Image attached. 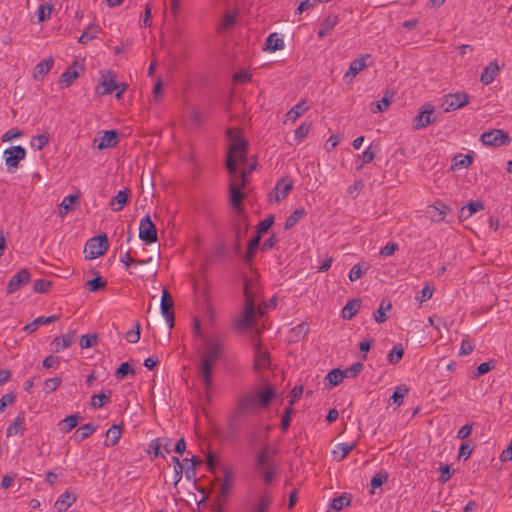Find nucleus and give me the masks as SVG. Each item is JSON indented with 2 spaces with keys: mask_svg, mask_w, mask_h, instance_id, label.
I'll return each mask as SVG.
<instances>
[{
  "mask_svg": "<svg viewBox=\"0 0 512 512\" xmlns=\"http://www.w3.org/2000/svg\"><path fill=\"white\" fill-rule=\"evenodd\" d=\"M229 192H230V203L233 209L239 211L241 206V201L244 198V194L241 190L238 189V184H230L229 186Z\"/></svg>",
  "mask_w": 512,
  "mask_h": 512,
  "instance_id": "nucleus-32",
  "label": "nucleus"
},
{
  "mask_svg": "<svg viewBox=\"0 0 512 512\" xmlns=\"http://www.w3.org/2000/svg\"><path fill=\"white\" fill-rule=\"evenodd\" d=\"M392 94L389 91L385 93L381 100L372 104L371 111L373 113H381L388 109L391 102Z\"/></svg>",
  "mask_w": 512,
  "mask_h": 512,
  "instance_id": "nucleus-37",
  "label": "nucleus"
},
{
  "mask_svg": "<svg viewBox=\"0 0 512 512\" xmlns=\"http://www.w3.org/2000/svg\"><path fill=\"white\" fill-rule=\"evenodd\" d=\"M272 498L267 492L261 493L258 502L253 506L252 512H269Z\"/></svg>",
  "mask_w": 512,
  "mask_h": 512,
  "instance_id": "nucleus-33",
  "label": "nucleus"
},
{
  "mask_svg": "<svg viewBox=\"0 0 512 512\" xmlns=\"http://www.w3.org/2000/svg\"><path fill=\"white\" fill-rule=\"evenodd\" d=\"M329 381V383L332 385V386H337L338 384H340L343 379L345 378L344 376V372L343 370H340V369H333L331 370L328 374H327V377H326Z\"/></svg>",
  "mask_w": 512,
  "mask_h": 512,
  "instance_id": "nucleus-48",
  "label": "nucleus"
},
{
  "mask_svg": "<svg viewBox=\"0 0 512 512\" xmlns=\"http://www.w3.org/2000/svg\"><path fill=\"white\" fill-rule=\"evenodd\" d=\"M404 350L402 345H395L388 354V361L392 364H397L403 357Z\"/></svg>",
  "mask_w": 512,
  "mask_h": 512,
  "instance_id": "nucleus-51",
  "label": "nucleus"
},
{
  "mask_svg": "<svg viewBox=\"0 0 512 512\" xmlns=\"http://www.w3.org/2000/svg\"><path fill=\"white\" fill-rule=\"evenodd\" d=\"M5 164L8 171L13 172L21 160L26 157V150L20 146H12L4 151Z\"/></svg>",
  "mask_w": 512,
  "mask_h": 512,
  "instance_id": "nucleus-10",
  "label": "nucleus"
},
{
  "mask_svg": "<svg viewBox=\"0 0 512 512\" xmlns=\"http://www.w3.org/2000/svg\"><path fill=\"white\" fill-rule=\"evenodd\" d=\"M76 499V495L71 493L69 490H66L55 501L54 507L59 512H65L69 507H71L76 502Z\"/></svg>",
  "mask_w": 512,
  "mask_h": 512,
  "instance_id": "nucleus-20",
  "label": "nucleus"
},
{
  "mask_svg": "<svg viewBox=\"0 0 512 512\" xmlns=\"http://www.w3.org/2000/svg\"><path fill=\"white\" fill-rule=\"evenodd\" d=\"M469 103V95L465 92H455L446 94L442 98L441 107L445 112L455 111L466 106Z\"/></svg>",
  "mask_w": 512,
  "mask_h": 512,
  "instance_id": "nucleus-5",
  "label": "nucleus"
},
{
  "mask_svg": "<svg viewBox=\"0 0 512 512\" xmlns=\"http://www.w3.org/2000/svg\"><path fill=\"white\" fill-rule=\"evenodd\" d=\"M235 21L236 15L234 13H226L219 24V29L226 31L235 24Z\"/></svg>",
  "mask_w": 512,
  "mask_h": 512,
  "instance_id": "nucleus-53",
  "label": "nucleus"
},
{
  "mask_svg": "<svg viewBox=\"0 0 512 512\" xmlns=\"http://www.w3.org/2000/svg\"><path fill=\"white\" fill-rule=\"evenodd\" d=\"M25 429V415L19 413L13 422L6 429V436L11 437L18 434H23Z\"/></svg>",
  "mask_w": 512,
  "mask_h": 512,
  "instance_id": "nucleus-21",
  "label": "nucleus"
},
{
  "mask_svg": "<svg viewBox=\"0 0 512 512\" xmlns=\"http://www.w3.org/2000/svg\"><path fill=\"white\" fill-rule=\"evenodd\" d=\"M257 471L261 475L264 482L270 483L274 479V476L276 473V467H275V465L266 466V467L258 468Z\"/></svg>",
  "mask_w": 512,
  "mask_h": 512,
  "instance_id": "nucleus-46",
  "label": "nucleus"
},
{
  "mask_svg": "<svg viewBox=\"0 0 512 512\" xmlns=\"http://www.w3.org/2000/svg\"><path fill=\"white\" fill-rule=\"evenodd\" d=\"M121 434H122L121 426L116 425V424L112 425L106 432L104 445L106 447L115 446L119 442V440L121 438Z\"/></svg>",
  "mask_w": 512,
  "mask_h": 512,
  "instance_id": "nucleus-27",
  "label": "nucleus"
},
{
  "mask_svg": "<svg viewBox=\"0 0 512 512\" xmlns=\"http://www.w3.org/2000/svg\"><path fill=\"white\" fill-rule=\"evenodd\" d=\"M370 55L362 56L358 59L353 60L350 63L348 71L344 75V79L347 81H352L353 78L361 71H363L367 65L365 63V60L368 59Z\"/></svg>",
  "mask_w": 512,
  "mask_h": 512,
  "instance_id": "nucleus-18",
  "label": "nucleus"
},
{
  "mask_svg": "<svg viewBox=\"0 0 512 512\" xmlns=\"http://www.w3.org/2000/svg\"><path fill=\"white\" fill-rule=\"evenodd\" d=\"M15 398L16 395L12 392L3 395L0 399V412H4L7 406L12 405Z\"/></svg>",
  "mask_w": 512,
  "mask_h": 512,
  "instance_id": "nucleus-64",
  "label": "nucleus"
},
{
  "mask_svg": "<svg viewBox=\"0 0 512 512\" xmlns=\"http://www.w3.org/2000/svg\"><path fill=\"white\" fill-rule=\"evenodd\" d=\"M139 238L150 245L158 240L157 229L149 215L144 216L139 224Z\"/></svg>",
  "mask_w": 512,
  "mask_h": 512,
  "instance_id": "nucleus-9",
  "label": "nucleus"
},
{
  "mask_svg": "<svg viewBox=\"0 0 512 512\" xmlns=\"http://www.w3.org/2000/svg\"><path fill=\"white\" fill-rule=\"evenodd\" d=\"M309 109V106L306 103V100L303 99L299 101L296 105H294L287 113H286V120L287 121L295 122L300 116H302L307 110Z\"/></svg>",
  "mask_w": 512,
  "mask_h": 512,
  "instance_id": "nucleus-24",
  "label": "nucleus"
},
{
  "mask_svg": "<svg viewBox=\"0 0 512 512\" xmlns=\"http://www.w3.org/2000/svg\"><path fill=\"white\" fill-rule=\"evenodd\" d=\"M284 46L283 38L276 32L269 34L266 38L265 51L272 53L284 49Z\"/></svg>",
  "mask_w": 512,
  "mask_h": 512,
  "instance_id": "nucleus-22",
  "label": "nucleus"
},
{
  "mask_svg": "<svg viewBox=\"0 0 512 512\" xmlns=\"http://www.w3.org/2000/svg\"><path fill=\"white\" fill-rule=\"evenodd\" d=\"M259 286L256 280H246L244 283L245 305L242 313L235 320L238 329H244L256 319V300Z\"/></svg>",
  "mask_w": 512,
  "mask_h": 512,
  "instance_id": "nucleus-4",
  "label": "nucleus"
},
{
  "mask_svg": "<svg viewBox=\"0 0 512 512\" xmlns=\"http://www.w3.org/2000/svg\"><path fill=\"white\" fill-rule=\"evenodd\" d=\"M481 142L486 146L501 147L511 142L510 136L500 129H492L482 133Z\"/></svg>",
  "mask_w": 512,
  "mask_h": 512,
  "instance_id": "nucleus-6",
  "label": "nucleus"
},
{
  "mask_svg": "<svg viewBox=\"0 0 512 512\" xmlns=\"http://www.w3.org/2000/svg\"><path fill=\"white\" fill-rule=\"evenodd\" d=\"M61 384V379L58 377L49 378L44 382V391L46 393H51L55 391Z\"/></svg>",
  "mask_w": 512,
  "mask_h": 512,
  "instance_id": "nucleus-61",
  "label": "nucleus"
},
{
  "mask_svg": "<svg viewBox=\"0 0 512 512\" xmlns=\"http://www.w3.org/2000/svg\"><path fill=\"white\" fill-rule=\"evenodd\" d=\"M227 137L229 139V147L226 167L231 178L230 184L237 183L238 189L242 190L247 184L249 173L245 171L238 173L237 164L246 162L248 142L242 137L240 130L237 128L229 129Z\"/></svg>",
  "mask_w": 512,
  "mask_h": 512,
  "instance_id": "nucleus-2",
  "label": "nucleus"
},
{
  "mask_svg": "<svg viewBox=\"0 0 512 512\" xmlns=\"http://www.w3.org/2000/svg\"><path fill=\"white\" fill-rule=\"evenodd\" d=\"M500 71L497 61H491L482 71L480 81L483 85L492 83Z\"/></svg>",
  "mask_w": 512,
  "mask_h": 512,
  "instance_id": "nucleus-19",
  "label": "nucleus"
},
{
  "mask_svg": "<svg viewBox=\"0 0 512 512\" xmlns=\"http://www.w3.org/2000/svg\"><path fill=\"white\" fill-rule=\"evenodd\" d=\"M53 65L54 60L51 57L39 62L34 68V78L37 80L43 79L44 76L52 69Z\"/></svg>",
  "mask_w": 512,
  "mask_h": 512,
  "instance_id": "nucleus-28",
  "label": "nucleus"
},
{
  "mask_svg": "<svg viewBox=\"0 0 512 512\" xmlns=\"http://www.w3.org/2000/svg\"><path fill=\"white\" fill-rule=\"evenodd\" d=\"M73 334H65L54 338L52 341V348L54 352H60L70 347L73 342Z\"/></svg>",
  "mask_w": 512,
  "mask_h": 512,
  "instance_id": "nucleus-30",
  "label": "nucleus"
},
{
  "mask_svg": "<svg viewBox=\"0 0 512 512\" xmlns=\"http://www.w3.org/2000/svg\"><path fill=\"white\" fill-rule=\"evenodd\" d=\"M473 162V158L466 154V155H458L454 157L453 159V167L455 168H466Z\"/></svg>",
  "mask_w": 512,
  "mask_h": 512,
  "instance_id": "nucleus-52",
  "label": "nucleus"
},
{
  "mask_svg": "<svg viewBox=\"0 0 512 512\" xmlns=\"http://www.w3.org/2000/svg\"><path fill=\"white\" fill-rule=\"evenodd\" d=\"M87 288L90 292H96L100 289H103L106 287L107 285V281L105 279H103L102 277L100 276H97L95 277L94 279L92 280H89L87 283Z\"/></svg>",
  "mask_w": 512,
  "mask_h": 512,
  "instance_id": "nucleus-49",
  "label": "nucleus"
},
{
  "mask_svg": "<svg viewBox=\"0 0 512 512\" xmlns=\"http://www.w3.org/2000/svg\"><path fill=\"white\" fill-rule=\"evenodd\" d=\"M292 181L288 178H282L278 181L269 195L270 201L279 202L283 200L292 190Z\"/></svg>",
  "mask_w": 512,
  "mask_h": 512,
  "instance_id": "nucleus-12",
  "label": "nucleus"
},
{
  "mask_svg": "<svg viewBox=\"0 0 512 512\" xmlns=\"http://www.w3.org/2000/svg\"><path fill=\"white\" fill-rule=\"evenodd\" d=\"M172 461L174 463V483L178 484L182 479L183 465L176 456L172 457Z\"/></svg>",
  "mask_w": 512,
  "mask_h": 512,
  "instance_id": "nucleus-58",
  "label": "nucleus"
},
{
  "mask_svg": "<svg viewBox=\"0 0 512 512\" xmlns=\"http://www.w3.org/2000/svg\"><path fill=\"white\" fill-rule=\"evenodd\" d=\"M49 143L48 134H40L31 139L30 145L34 150H42Z\"/></svg>",
  "mask_w": 512,
  "mask_h": 512,
  "instance_id": "nucleus-44",
  "label": "nucleus"
},
{
  "mask_svg": "<svg viewBox=\"0 0 512 512\" xmlns=\"http://www.w3.org/2000/svg\"><path fill=\"white\" fill-rule=\"evenodd\" d=\"M311 129V123H302L294 133V138L297 143L302 142L306 136L308 135L309 131Z\"/></svg>",
  "mask_w": 512,
  "mask_h": 512,
  "instance_id": "nucleus-50",
  "label": "nucleus"
},
{
  "mask_svg": "<svg viewBox=\"0 0 512 512\" xmlns=\"http://www.w3.org/2000/svg\"><path fill=\"white\" fill-rule=\"evenodd\" d=\"M99 32L100 27L95 23H91L86 27L84 32L78 38V42L81 44H87L89 41L97 38Z\"/></svg>",
  "mask_w": 512,
  "mask_h": 512,
  "instance_id": "nucleus-31",
  "label": "nucleus"
},
{
  "mask_svg": "<svg viewBox=\"0 0 512 512\" xmlns=\"http://www.w3.org/2000/svg\"><path fill=\"white\" fill-rule=\"evenodd\" d=\"M51 287V282L45 279H38L35 281L33 289L37 293H44Z\"/></svg>",
  "mask_w": 512,
  "mask_h": 512,
  "instance_id": "nucleus-63",
  "label": "nucleus"
},
{
  "mask_svg": "<svg viewBox=\"0 0 512 512\" xmlns=\"http://www.w3.org/2000/svg\"><path fill=\"white\" fill-rule=\"evenodd\" d=\"M305 210L304 208H299V209H296L295 211H293L289 216L288 218L286 219L285 221V229H290L292 228L293 226H295L298 221L305 215Z\"/></svg>",
  "mask_w": 512,
  "mask_h": 512,
  "instance_id": "nucleus-41",
  "label": "nucleus"
},
{
  "mask_svg": "<svg viewBox=\"0 0 512 512\" xmlns=\"http://www.w3.org/2000/svg\"><path fill=\"white\" fill-rule=\"evenodd\" d=\"M79 76L76 68L70 66L64 73L61 74L59 82L63 87H69Z\"/></svg>",
  "mask_w": 512,
  "mask_h": 512,
  "instance_id": "nucleus-35",
  "label": "nucleus"
},
{
  "mask_svg": "<svg viewBox=\"0 0 512 512\" xmlns=\"http://www.w3.org/2000/svg\"><path fill=\"white\" fill-rule=\"evenodd\" d=\"M337 24V18L335 16L326 18L319 29V37H324L330 33V31Z\"/></svg>",
  "mask_w": 512,
  "mask_h": 512,
  "instance_id": "nucleus-43",
  "label": "nucleus"
},
{
  "mask_svg": "<svg viewBox=\"0 0 512 512\" xmlns=\"http://www.w3.org/2000/svg\"><path fill=\"white\" fill-rule=\"evenodd\" d=\"M125 339L129 343H137L140 339V324L136 322L135 327L126 332Z\"/></svg>",
  "mask_w": 512,
  "mask_h": 512,
  "instance_id": "nucleus-57",
  "label": "nucleus"
},
{
  "mask_svg": "<svg viewBox=\"0 0 512 512\" xmlns=\"http://www.w3.org/2000/svg\"><path fill=\"white\" fill-rule=\"evenodd\" d=\"M392 308V305L390 302L382 301L380 304L379 309L374 313L373 318L377 323H384L387 320L386 312L390 311Z\"/></svg>",
  "mask_w": 512,
  "mask_h": 512,
  "instance_id": "nucleus-40",
  "label": "nucleus"
},
{
  "mask_svg": "<svg viewBox=\"0 0 512 512\" xmlns=\"http://www.w3.org/2000/svg\"><path fill=\"white\" fill-rule=\"evenodd\" d=\"M78 196L77 195H68L63 198L60 209H59V216L64 217L67 212L74 209V204L77 202Z\"/></svg>",
  "mask_w": 512,
  "mask_h": 512,
  "instance_id": "nucleus-36",
  "label": "nucleus"
},
{
  "mask_svg": "<svg viewBox=\"0 0 512 512\" xmlns=\"http://www.w3.org/2000/svg\"><path fill=\"white\" fill-rule=\"evenodd\" d=\"M53 11V5L49 3H42L38 6L36 15L39 22H44L50 19Z\"/></svg>",
  "mask_w": 512,
  "mask_h": 512,
  "instance_id": "nucleus-39",
  "label": "nucleus"
},
{
  "mask_svg": "<svg viewBox=\"0 0 512 512\" xmlns=\"http://www.w3.org/2000/svg\"><path fill=\"white\" fill-rule=\"evenodd\" d=\"M356 443H339L332 450L333 460L340 462L342 461L353 449H355Z\"/></svg>",
  "mask_w": 512,
  "mask_h": 512,
  "instance_id": "nucleus-23",
  "label": "nucleus"
},
{
  "mask_svg": "<svg viewBox=\"0 0 512 512\" xmlns=\"http://www.w3.org/2000/svg\"><path fill=\"white\" fill-rule=\"evenodd\" d=\"M234 481V472L230 468H225L223 470V479L220 485V495L222 497H226L233 485Z\"/></svg>",
  "mask_w": 512,
  "mask_h": 512,
  "instance_id": "nucleus-25",
  "label": "nucleus"
},
{
  "mask_svg": "<svg viewBox=\"0 0 512 512\" xmlns=\"http://www.w3.org/2000/svg\"><path fill=\"white\" fill-rule=\"evenodd\" d=\"M408 392L409 389L405 385L397 386L390 399L393 404L400 406Z\"/></svg>",
  "mask_w": 512,
  "mask_h": 512,
  "instance_id": "nucleus-42",
  "label": "nucleus"
},
{
  "mask_svg": "<svg viewBox=\"0 0 512 512\" xmlns=\"http://www.w3.org/2000/svg\"><path fill=\"white\" fill-rule=\"evenodd\" d=\"M433 111L434 109L432 106L426 105L425 108L413 119V129L419 130L431 124L433 122L431 119Z\"/></svg>",
  "mask_w": 512,
  "mask_h": 512,
  "instance_id": "nucleus-15",
  "label": "nucleus"
},
{
  "mask_svg": "<svg viewBox=\"0 0 512 512\" xmlns=\"http://www.w3.org/2000/svg\"><path fill=\"white\" fill-rule=\"evenodd\" d=\"M483 208L484 206L480 201L470 202L469 204L461 208L459 218L467 219L474 213L482 210Z\"/></svg>",
  "mask_w": 512,
  "mask_h": 512,
  "instance_id": "nucleus-34",
  "label": "nucleus"
},
{
  "mask_svg": "<svg viewBox=\"0 0 512 512\" xmlns=\"http://www.w3.org/2000/svg\"><path fill=\"white\" fill-rule=\"evenodd\" d=\"M273 222H274L273 216H269V217L265 218L264 220L260 221L259 224L257 225V235L261 236V234L266 233L273 225Z\"/></svg>",
  "mask_w": 512,
  "mask_h": 512,
  "instance_id": "nucleus-60",
  "label": "nucleus"
},
{
  "mask_svg": "<svg viewBox=\"0 0 512 512\" xmlns=\"http://www.w3.org/2000/svg\"><path fill=\"white\" fill-rule=\"evenodd\" d=\"M129 191L128 190H120L118 193L110 200V207L113 211H121L124 206L128 202Z\"/></svg>",
  "mask_w": 512,
  "mask_h": 512,
  "instance_id": "nucleus-26",
  "label": "nucleus"
},
{
  "mask_svg": "<svg viewBox=\"0 0 512 512\" xmlns=\"http://www.w3.org/2000/svg\"><path fill=\"white\" fill-rule=\"evenodd\" d=\"M275 454H276V450L273 447H271L269 445L264 446L260 450V452L257 456V459H256L257 469L274 465L272 458Z\"/></svg>",
  "mask_w": 512,
  "mask_h": 512,
  "instance_id": "nucleus-16",
  "label": "nucleus"
},
{
  "mask_svg": "<svg viewBox=\"0 0 512 512\" xmlns=\"http://www.w3.org/2000/svg\"><path fill=\"white\" fill-rule=\"evenodd\" d=\"M116 74L112 71H101L99 84L95 92L100 96L109 95L117 88Z\"/></svg>",
  "mask_w": 512,
  "mask_h": 512,
  "instance_id": "nucleus-8",
  "label": "nucleus"
},
{
  "mask_svg": "<svg viewBox=\"0 0 512 512\" xmlns=\"http://www.w3.org/2000/svg\"><path fill=\"white\" fill-rule=\"evenodd\" d=\"M78 419L79 416L77 414L67 416L59 423V429L64 433L71 431L77 426Z\"/></svg>",
  "mask_w": 512,
  "mask_h": 512,
  "instance_id": "nucleus-38",
  "label": "nucleus"
},
{
  "mask_svg": "<svg viewBox=\"0 0 512 512\" xmlns=\"http://www.w3.org/2000/svg\"><path fill=\"white\" fill-rule=\"evenodd\" d=\"M173 305L174 301L172 295L167 289H163L160 309L170 329L174 327V312L172 311Z\"/></svg>",
  "mask_w": 512,
  "mask_h": 512,
  "instance_id": "nucleus-11",
  "label": "nucleus"
},
{
  "mask_svg": "<svg viewBox=\"0 0 512 512\" xmlns=\"http://www.w3.org/2000/svg\"><path fill=\"white\" fill-rule=\"evenodd\" d=\"M275 395L276 391L270 385L265 388L257 387L239 398L236 411L242 415L256 414L268 407Z\"/></svg>",
  "mask_w": 512,
  "mask_h": 512,
  "instance_id": "nucleus-3",
  "label": "nucleus"
},
{
  "mask_svg": "<svg viewBox=\"0 0 512 512\" xmlns=\"http://www.w3.org/2000/svg\"><path fill=\"white\" fill-rule=\"evenodd\" d=\"M108 401H109L108 395H106L105 393H99V394L92 396L91 406L94 409H98V408L103 407Z\"/></svg>",
  "mask_w": 512,
  "mask_h": 512,
  "instance_id": "nucleus-55",
  "label": "nucleus"
},
{
  "mask_svg": "<svg viewBox=\"0 0 512 512\" xmlns=\"http://www.w3.org/2000/svg\"><path fill=\"white\" fill-rule=\"evenodd\" d=\"M294 413V409L290 405L289 407L285 408L282 420H281V429L282 431H286L289 428L290 425V419L292 414Z\"/></svg>",
  "mask_w": 512,
  "mask_h": 512,
  "instance_id": "nucleus-62",
  "label": "nucleus"
},
{
  "mask_svg": "<svg viewBox=\"0 0 512 512\" xmlns=\"http://www.w3.org/2000/svg\"><path fill=\"white\" fill-rule=\"evenodd\" d=\"M108 249V240L107 236L99 235L97 237H93L90 239L85 246V252L87 253V257L89 259L98 258L106 253Z\"/></svg>",
  "mask_w": 512,
  "mask_h": 512,
  "instance_id": "nucleus-7",
  "label": "nucleus"
},
{
  "mask_svg": "<svg viewBox=\"0 0 512 512\" xmlns=\"http://www.w3.org/2000/svg\"><path fill=\"white\" fill-rule=\"evenodd\" d=\"M360 307L361 302L359 299H353L348 301L341 311L342 318L345 320L352 319L357 314Z\"/></svg>",
  "mask_w": 512,
  "mask_h": 512,
  "instance_id": "nucleus-29",
  "label": "nucleus"
},
{
  "mask_svg": "<svg viewBox=\"0 0 512 512\" xmlns=\"http://www.w3.org/2000/svg\"><path fill=\"white\" fill-rule=\"evenodd\" d=\"M96 429H97V427L91 423L82 425L77 431V433H79L78 441L81 442V441L87 439L90 435H92L96 431Z\"/></svg>",
  "mask_w": 512,
  "mask_h": 512,
  "instance_id": "nucleus-47",
  "label": "nucleus"
},
{
  "mask_svg": "<svg viewBox=\"0 0 512 512\" xmlns=\"http://www.w3.org/2000/svg\"><path fill=\"white\" fill-rule=\"evenodd\" d=\"M349 505L350 498L346 495H341L332 500L330 507L334 512H338Z\"/></svg>",
  "mask_w": 512,
  "mask_h": 512,
  "instance_id": "nucleus-45",
  "label": "nucleus"
},
{
  "mask_svg": "<svg viewBox=\"0 0 512 512\" xmlns=\"http://www.w3.org/2000/svg\"><path fill=\"white\" fill-rule=\"evenodd\" d=\"M260 239H261V236L260 235H256L254 238H252L249 241L248 249H247V253H246V260L247 261L252 259L254 253L258 249L259 243H260Z\"/></svg>",
  "mask_w": 512,
  "mask_h": 512,
  "instance_id": "nucleus-56",
  "label": "nucleus"
},
{
  "mask_svg": "<svg viewBox=\"0 0 512 512\" xmlns=\"http://www.w3.org/2000/svg\"><path fill=\"white\" fill-rule=\"evenodd\" d=\"M117 143V133L114 130L105 131L102 136L94 139V145L99 150L115 147Z\"/></svg>",
  "mask_w": 512,
  "mask_h": 512,
  "instance_id": "nucleus-14",
  "label": "nucleus"
},
{
  "mask_svg": "<svg viewBox=\"0 0 512 512\" xmlns=\"http://www.w3.org/2000/svg\"><path fill=\"white\" fill-rule=\"evenodd\" d=\"M363 369V365L359 362L352 364L350 367L343 370L345 378L356 377Z\"/></svg>",
  "mask_w": 512,
  "mask_h": 512,
  "instance_id": "nucleus-59",
  "label": "nucleus"
},
{
  "mask_svg": "<svg viewBox=\"0 0 512 512\" xmlns=\"http://www.w3.org/2000/svg\"><path fill=\"white\" fill-rule=\"evenodd\" d=\"M30 281V273L27 269L19 270L8 283L7 292L14 293Z\"/></svg>",
  "mask_w": 512,
  "mask_h": 512,
  "instance_id": "nucleus-13",
  "label": "nucleus"
},
{
  "mask_svg": "<svg viewBox=\"0 0 512 512\" xmlns=\"http://www.w3.org/2000/svg\"><path fill=\"white\" fill-rule=\"evenodd\" d=\"M192 335L201 341L198 373L205 392L209 393L213 387L214 367L225 356V340L223 335L216 330H204L198 318L193 319Z\"/></svg>",
  "mask_w": 512,
  "mask_h": 512,
  "instance_id": "nucleus-1",
  "label": "nucleus"
},
{
  "mask_svg": "<svg viewBox=\"0 0 512 512\" xmlns=\"http://www.w3.org/2000/svg\"><path fill=\"white\" fill-rule=\"evenodd\" d=\"M368 266L363 270L361 264H355L349 271L348 278L350 281H357L362 277V275L367 271Z\"/></svg>",
  "mask_w": 512,
  "mask_h": 512,
  "instance_id": "nucleus-54",
  "label": "nucleus"
},
{
  "mask_svg": "<svg viewBox=\"0 0 512 512\" xmlns=\"http://www.w3.org/2000/svg\"><path fill=\"white\" fill-rule=\"evenodd\" d=\"M270 364V358L267 351L263 350L260 345H257L254 350V369L260 371L267 369Z\"/></svg>",
  "mask_w": 512,
  "mask_h": 512,
  "instance_id": "nucleus-17",
  "label": "nucleus"
}]
</instances>
